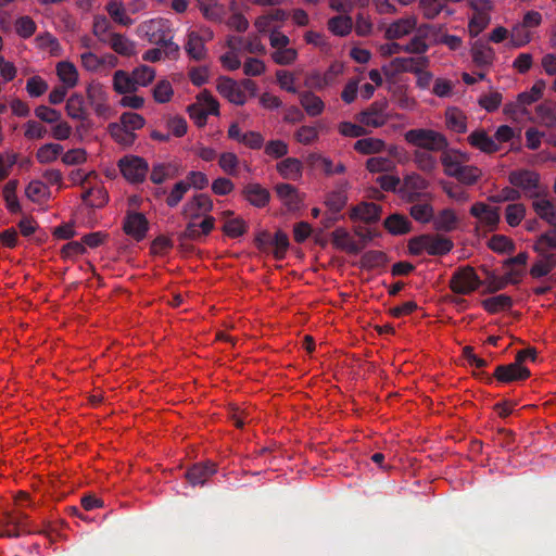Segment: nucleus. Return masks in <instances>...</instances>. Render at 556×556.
Wrapping results in <instances>:
<instances>
[{
    "instance_id": "nucleus-1",
    "label": "nucleus",
    "mask_w": 556,
    "mask_h": 556,
    "mask_svg": "<svg viewBox=\"0 0 556 556\" xmlns=\"http://www.w3.org/2000/svg\"><path fill=\"white\" fill-rule=\"evenodd\" d=\"M468 161L469 155L459 150H451L440 156L446 176L455 178L463 185L472 186L481 178L482 172L477 166L467 165Z\"/></svg>"
},
{
    "instance_id": "nucleus-2",
    "label": "nucleus",
    "mask_w": 556,
    "mask_h": 556,
    "mask_svg": "<svg viewBox=\"0 0 556 556\" xmlns=\"http://www.w3.org/2000/svg\"><path fill=\"white\" fill-rule=\"evenodd\" d=\"M407 143L417 147L418 150L428 152H451L448 140L442 132L430 128H414L405 132Z\"/></svg>"
},
{
    "instance_id": "nucleus-3",
    "label": "nucleus",
    "mask_w": 556,
    "mask_h": 556,
    "mask_svg": "<svg viewBox=\"0 0 556 556\" xmlns=\"http://www.w3.org/2000/svg\"><path fill=\"white\" fill-rule=\"evenodd\" d=\"M428 187V180L417 173H410L404 176L399 194L404 201L415 203L430 198V193L427 192Z\"/></svg>"
},
{
    "instance_id": "nucleus-4",
    "label": "nucleus",
    "mask_w": 556,
    "mask_h": 556,
    "mask_svg": "<svg viewBox=\"0 0 556 556\" xmlns=\"http://www.w3.org/2000/svg\"><path fill=\"white\" fill-rule=\"evenodd\" d=\"M117 165L124 178L131 184L143 182L149 172L148 162L138 155H125Z\"/></svg>"
},
{
    "instance_id": "nucleus-5",
    "label": "nucleus",
    "mask_w": 556,
    "mask_h": 556,
    "mask_svg": "<svg viewBox=\"0 0 556 556\" xmlns=\"http://www.w3.org/2000/svg\"><path fill=\"white\" fill-rule=\"evenodd\" d=\"M481 286V280L471 266L458 268L450 280V288L457 294H469Z\"/></svg>"
},
{
    "instance_id": "nucleus-6",
    "label": "nucleus",
    "mask_w": 556,
    "mask_h": 556,
    "mask_svg": "<svg viewBox=\"0 0 556 556\" xmlns=\"http://www.w3.org/2000/svg\"><path fill=\"white\" fill-rule=\"evenodd\" d=\"M387 109V100H377L358 114V121L365 126L374 128L382 127L389 121Z\"/></svg>"
},
{
    "instance_id": "nucleus-7",
    "label": "nucleus",
    "mask_w": 556,
    "mask_h": 556,
    "mask_svg": "<svg viewBox=\"0 0 556 556\" xmlns=\"http://www.w3.org/2000/svg\"><path fill=\"white\" fill-rule=\"evenodd\" d=\"M508 180L514 187L521 189L528 197L538 198L539 194L535 190L539 187V175L536 173L528 169L513 170L509 173Z\"/></svg>"
},
{
    "instance_id": "nucleus-8",
    "label": "nucleus",
    "mask_w": 556,
    "mask_h": 556,
    "mask_svg": "<svg viewBox=\"0 0 556 556\" xmlns=\"http://www.w3.org/2000/svg\"><path fill=\"white\" fill-rule=\"evenodd\" d=\"M493 377L498 382L510 383L526 380L530 377V370L519 363L514 362L507 365H498L494 370Z\"/></svg>"
},
{
    "instance_id": "nucleus-9",
    "label": "nucleus",
    "mask_w": 556,
    "mask_h": 556,
    "mask_svg": "<svg viewBox=\"0 0 556 556\" xmlns=\"http://www.w3.org/2000/svg\"><path fill=\"white\" fill-rule=\"evenodd\" d=\"M213 201L205 193H199L192 197L185 203L181 214L185 218L191 220L198 219L202 214L208 213L213 210Z\"/></svg>"
},
{
    "instance_id": "nucleus-10",
    "label": "nucleus",
    "mask_w": 556,
    "mask_h": 556,
    "mask_svg": "<svg viewBox=\"0 0 556 556\" xmlns=\"http://www.w3.org/2000/svg\"><path fill=\"white\" fill-rule=\"evenodd\" d=\"M149 229V222L142 213L129 212L123 224V230L126 235L132 237L137 241H141Z\"/></svg>"
},
{
    "instance_id": "nucleus-11",
    "label": "nucleus",
    "mask_w": 556,
    "mask_h": 556,
    "mask_svg": "<svg viewBox=\"0 0 556 556\" xmlns=\"http://www.w3.org/2000/svg\"><path fill=\"white\" fill-rule=\"evenodd\" d=\"M217 471V466L213 462L197 463L185 472L186 480L192 486H202Z\"/></svg>"
},
{
    "instance_id": "nucleus-12",
    "label": "nucleus",
    "mask_w": 556,
    "mask_h": 556,
    "mask_svg": "<svg viewBox=\"0 0 556 556\" xmlns=\"http://www.w3.org/2000/svg\"><path fill=\"white\" fill-rule=\"evenodd\" d=\"M86 92L88 102L93 108L94 113L98 116H105L110 111V106L104 87L100 83L92 81L88 85Z\"/></svg>"
},
{
    "instance_id": "nucleus-13",
    "label": "nucleus",
    "mask_w": 556,
    "mask_h": 556,
    "mask_svg": "<svg viewBox=\"0 0 556 556\" xmlns=\"http://www.w3.org/2000/svg\"><path fill=\"white\" fill-rule=\"evenodd\" d=\"M218 92L229 102L243 105L247 102V96L239 84L229 77H222L217 83Z\"/></svg>"
},
{
    "instance_id": "nucleus-14",
    "label": "nucleus",
    "mask_w": 556,
    "mask_h": 556,
    "mask_svg": "<svg viewBox=\"0 0 556 556\" xmlns=\"http://www.w3.org/2000/svg\"><path fill=\"white\" fill-rule=\"evenodd\" d=\"M428 58L426 56H407L395 58L391 61L390 66L397 73H421L428 66Z\"/></svg>"
},
{
    "instance_id": "nucleus-15",
    "label": "nucleus",
    "mask_w": 556,
    "mask_h": 556,
    "mask_svg": "<svg viewBox=\"0 0 556 556\" xmlns=\"http://www.w3.org/2000/svg\"><path fill=\"white\" fill-rule=\"evenodd\" d=\"M244 199L255 207H264L270 200L269 191L257 182H249L242 189Z\"/></svg>"
},
{
    "instance_id": "nucleus-16",
    "label": "nucleus",
    "mask_w": 556,
    "mask_h": 556,
    "mask_svg": "<svg viewBox=\"0 0 556 556\" xmlns=\"http://www.w3.org/2000/svg\"><path fill=\"white\" fill-rule=\"evenodd\" d=\"M275 192L279 200L288 207L290 211L299 210L302 204V198L298 191V189L290 184H277L275 187Z\"/></svg>"
},
{
    "instance_id": "nucleus-17",
    "label": "nucleus",
    "mask_w": 556,
    "mask_h": 556,
    "mask_svg": "<svg viewBox=\"0 0 556 556\" xmlns=\"http://www.w3.org/2000/svg\"><path fill=\"white\" fill-rule=\"evenodd\" d=\"M332 244L340 250L346 251L351 254H357L364 249V244L355 241L349 231L344 228H337L332 231Z\"/></svg>"
},
{
    "instance_id": "nucleus-18",
    "label": "nucleus",
    "mask_w": 556,
    "mask_h": 556,
    "mask_svg": "<svg viewBox=\"0 0 556 556\" xmlns=\"http://www.w3.org/2000/svg\"><path fill=\"white\" fill-rule=\"evenodd\" d=\"M197 5L207 21L222 23L225 20L226 8L218 0H197Z\"/></svg>"
},
{
    "instance_id": "nucleus-19",
    "label": "nucleus",
    "mask_w": 556,
    "mask_h": 556,
    "mask_svg": "<svg viewBox=\"0 0 556 556\" xmlns=\"http://www.w3.org/2000/svg\"><path fill=\"white\" fill-rule=\"evenodd\" d=\"M15 504L17 509L13 513L16 516V519L20 521L17 523V528H21V530L25 533H31L33 530L30 529L28 515H26L22 509L24 507L35 508L36 504L30 500L29 494L26 492H20L15 496Z\"/></svg>"
},
{
    "instance_id": "nucleus-20",
    "label": "nucleus",
    "mask_w": 556,
    "mask_h": 556,
    "mask_svg": "<svg viewBox=\"0 0 556 556\" xmlns=\"http://www.w3.org/2000/svg\"><path fill=\"white\" fill-rule=\"evenodd\" d=\"M471 58L479 67H488L493 64L495 52L486 42L477 40L471 47Z\"/></svg>"
},
{
    "instance_id": "nucleus-21",
    "label": "nucleus",
    "mask_w": 556,
    "mask_h": 556,
    "mask_svg": "<svg viewBox=\"0 0 556 556\" xmlns=\"http://www.w3.org/2000/svg\"><path fill=\"white\" fill-rule=\"evenodd\" d=\"M384 228L393 236H401L412 231L410 220L402 214L389 215L383 222Z\"/></svg>"
},
{
    "instance_id": "nucleus-22",
    "label": "nucleus",
    "mask_w": 556,
    "mask_h": 556,
    "mask_svg": "<svg viewBox=\"0 0 556 556\" xmlns=\"http://www.w3.org/2000/svg\"><path fill=\"white\" fill-rule=\"evenodd\" d=\"M417 20L414 16L400 18L393 22L386 30L388 39H397L408 35L416 28Z\"/></svg>"
},
{
    "instance_id": "nucleus-23",
    "label": "nucleus",
    "mask_w": 556,
    "mask_h": 556,
    "mask_svg": "<svg viewBox=\"0 0 556 556\" xmlns=\"http://www.w3.org/2000/svg\"><path fill=\"white\" fill-rule=\"evenodd\" d=\"M468 142L472 147L489 154L494 153L500 149V146L495 142V140L488 136L483 129L471 132L468 137Z\"/></svg>"
},
{
    "instance_id": "nucleus-24",
    "label": "nucleus",
    "mask_w": 556,
    "mask_h": 556,
    "mask_svg": "<svg viewBox=\"0 0 556 556\" xmlns=\"http://www.w3.org/2000/svg\"><path fill=\"white\" fill-rule=\"evenodd\" d=\"M427 253L432 256L445 255L454 247L453 241L445 237L427 235Z\"/></svg>"
},
{
    "instance_id": "nucleus-25",
    "label": "nucleus",
    "mask_w": 556,
    "mask_h": 556,
    "mask_svg": "<svg viewBox=\"0 0 556 556\" xmlns=\"http://www.w3.org/2000/svg\"><path fill=\"white\" fill-rule=\"evenodd\" d=\"M178 170L179 168L176 163H157L152 167L150 179L153 184L161 185L166 179L176 177Z\"/></svg>"
},
{
    "instance_id": "nucleus-26",
    "label": "nucleus",
    "mask_w": 556,
    "mask_h": 556,
    "mask_svg": "<svg viewBox=\"0 0 556 556\" xmlns=\"http://www.w3.org/2000/svg\"><path fill=\"white\" fill-rule=\"evenodd\" d=\"M204 41L205 39L197 31H190L185 46L188 55L197 61L203 60L206 53Z\"/></svg>"
},
{
    "instance_id": "nucleus-27",
    "label": "nucleus",
    "mask_w": 556,
    "mask_h": 556,
    "mask_svg": "<svg viewBox=\"0 0 556 556\" xmlns=\"http://www.w3.org/2000/svg\"><path fill=\"white\" fill-rule=\"evenodd\" d=\"M134 75H129L123 70H118L113 75V88L118 94H127L137 91L136 81L132 80Z\"/></svg>"
},
{
    "instance_id": "nucleus-28",
    "label": "nucleus",
    "mask_w": 556,
    "mask_h": 556,
    "mask_svg": "<svg viewBox=\"0 0 556 556\" xmlns=\"http://www.w3.org/2000/svg\"><path fill=\"white\" fill-rule=\"evenodd\" d=\"M108 131L116 143L124 147L132 146L137 138L134 131L128 130L119 123H110Z\"/></svg>"
},
{
    "instance_id": "nucleus-29",
    "label": "nucleus",
    "mask_w": 556,
    "mask_h": 556,
    "mask_svg": "<svg viewBox=\"0 0 556 556\" xmlns=\"http://www.w3.org/2000/svg\"><path fill=\"white\" fill-rule=\"evenodd\" d=\"M381 207L374 202H364L353 208L352 217L366 223H376L380 218Z\"/></svg>"
},
{
    "instance_id": "nucleus-30",
    "label": "nucleus",
    "mask_w": 556,
    "mask_h": 556,
    "mask_svg": "<svg viewBox=\"0 0 556 556\" xmlns=\"http://www.w3.org/2000/svg\"><path fill=\"white\" fill-rule=\"evenodd\" d=\"M92 33L98 40L104 45H108L111 38L116 34L112 31V24L104 15L94 16Z\"/></svg>"
},
{
    "instance_id": "nucleus-31",
    "label": "nucleus",
    "mask_w": 556,
    "mask_h": 556,
    "mask_svg": "<svg viewBox=\"0 0 556 556\" xmlns=\"http://www.w3.org/2000/svg\"><path fill=\"white\" fill-rule=\"evenodd\" d=\"M514 304L511 296L507 294H498L488 298L481 302L482 307L490 314H497L502 311L509 309Z\"/></svg>"
},
{
    "instance_id": "nucleus-32",
    "label": "nucleus",
    "mask_w": 556,
    "mask_h": 556,
    "mask_svg": "<svg viewBox=\"0 0 556 556\" xmlns=\"http://www.w3.org/2000/svg\"><path fill=\"white\" fill-rule=\"evenodd\" d=\"M277 170L285 179L295 180L302 175V163L299 159L287 157L277 164Z\"/></svg>"
},
{
    "instance_id": "nucleus-33",
    "label": "nucleus",
    "mask_w": 556,
    "mask_h": 556,
    "mask_svg": "<svg viewBox=\"0 0 556 556\" xmlns=\"http://www.w3.org/2000/svg\"><path fill=\"white\" fill-rule=\"evenodd\" d=\"M66 113L73 119L86 121L87 112L85 108V99L79 93H73L66 101Z\"/></svg>"
},
{
    "instance_id": "nucleus-34",
    "label": "nucleus",
    "mask_w": 556,
    "mask_h": 556,
    "mask_svg": "<svg viewBox=\"0 0 556 556\" xmlns=\"http://www.w3.org/2000/svg\"><path fill=\"white\" fill-rule=\"evenodd\" d=\"M300 103L309 116H318L325 109L323 100L311 91L300 93Z\"/></svg>"
},
{
    "instance_id": "nucleus-35",
    "label": "nucleus",
    "mask_w": 556,
    "mask_h": 556,
    "mask_svg": "<svg viewBox=\"0 0 556 556\" xmlns=\"http://www.w3.org/2000/svg\"><path fill=\"white\" fill-rule=\"evenodd\" d=\"M105 10L110 17L119 25L130 26L134 22L132 18L126 13L122 1L110 0L105 5Z\"/></svg>"
},
{
    "instance_id": "nucleus-36",
    "label": "nucleus",
    "mask_w": 556,
    "mask_h": 556,
    "mask_svg": "<svg viewBox=\"0 0 556 556\" xmlns=\"http://www.w3.org/2000/svg\"><path fill=\"white\" fill-rule=\"evenodd\" d=\"M56 74L60 80L67 87L73 88L78 81V73L75 65L68 61H61L56 65Z\"/></svg>"
},
{
    "instance_id": "nucleus-37",
    "label": "nucleus",
    "mask_w": 556,
    "mask_h": 556,
    "mask_svg": "<svg viewBox=\"0 0 556 556\" xmlns=\"http://www.w3.org/2000/svg\"><path fill=\"white\" fill-rule=\"evenodd\" d=\"M17 187L18 180L12 179L9 180L2 189V194L7 204V208L13 214L21 212V204L16 197Z\"/></svg>"
},
{
    "instance_id": "nucleus-38",
    "label": "nucleus",
    "mask_w": 556,
    "mask_h": 556,
    "mask_svg": "<svg viewBox=\"0 0 556 556\" xmlns=\"http://www.w3.org/2000/svg\"><path fill=\"white\" fill-rule=\"evenodd\" d=\"M353 20L349 15H337L328 21V29L336 36L344 37L351 33Z\"/></svg>"
},
{
    "instance_id": "nucleus-39",
    "label": "nucleus",
    "mask_w": 556,
    "mask_h": 556,
    "mask_svg": "<svg viewBox=\"0 0 556 556\" xmlns=\"http://www.w3.org/2000/svg\"><path fill=\"white\" fill-rule=\"evenodd\" d=\"M386 142L378 138H362L354 143V150L362 154H376L384 150Z\"/></svg>"
},
{
    "instance_id": "nucleus-40",
    "label": "nucleus",
    "mask_w": 556,
    "mask_h": 556,
    "mask_svg": "<svg viewBox=\"0 0 556 556\" xmlns=\"http://www.w3.org/2000/svg\"><path fill=\"white\" fill-rule=\"evenodd\" d=\"M108 46H110L117 54L123 56H130L135 54L136 50L134 41L117 33L111 38Z\"/></svg>"
},
{
    "instance_id": "nucleus-41",
    "label": "nucleus",
    "mask_w": 556,
    "mask_h": 556,
    "mask_svg": "<svg viewBox=\"0 0 556 556\" xmlns=\"http://www.w3.org/2000/svg\"><path fill=\"white\" fill-rule=\"evenodd\" d=\"M457 222L455 213L450 208H445L433 218V226L435 230L450 232L456 228Z\"/></svg>"
},
{
    "instance_id": "nucleus-42",
    "label": "nucleus",
    "mask_w": 556,
    "mask_h": 556,
    "mask_svg": "<svg viewBox=\"0 0 556 556\" xmlns=\"http://www.w3.org/2000/svg\"><path fill=\"white\" fill-rule=\"evenodd\" d=\"M535 213L551 226L556 225V212L553 203L546 199H539L532 202Z\"/></svg>"
},
{
    "instance_id": "nucleus-43",
    "label": "nucleus",
    "mask_w": 556,
    "mask_h": 556,
    "mask_svg": "<svg viewBox=\"0 0 556 556\" xmlns=\"http://www.w3.org/2000/svg\"><path fill=\"white\" fill-rule=\"evenodd\" d=\"M413 161L418 169L427 174L434 172L438 166L437 159L428 151L416 150L413 153Z\"/></svg>"
},
{
    "instance_id": "nucleus-44",
    "label": "nucleus",
    "mask_w": 556,
    "mask_h": 556,
    "mask_svg": "<svg viewBox=\"0 0 556 556\" xmlns=\"http://www.w3.org/2000/svg\"><path fill=\"white\" fill-rule=\"evenodd\" d=\"M445 122L447 128L457 134H464L467 130L466 117L455 108L446 110Z\"/></svg>"
},
{
    "instance_id": "nucleus-45",
    "label": "nucleus",
    "mask_w": 556,
    "mask_h": 556,
    "mask_svg": "<svg viewBox=\"0 0 556 556\" xmlns=\"http://www.w3.org/2000/svg\"><path fill=\"white\" fill-rule=\"evenodd\" d=\"M387 262V254L377 250L367 251L361 257V266L366 269L383 267Z\"/></svg>"
},
{
    "instance_id": "nucleus-46",
    "label": "nucleus",
    "mask_w": 556,
    "mask_h": 556,
    "mask_svg": "<svg viewBox=\"0 0 556 556\" xmlns=\"http://www.w3.org/2000/svg\"><path fill=\"white\" fill-rule=\"evenodd\" d=\"M146 27L150 43L156 45L163 49L166 43L170 41L172 37H167V35L161 29V24L159 22L150 21Z\"/></svg>"
},
{
    "instance_id": "nucleus-47",
    "label": "nucleus",
    "mask_w": 556,
    "mask_h": 556,
    "mask_svg": "<svg viewBox=\"0 0 556 556\" xmlns=\"http://www.w3.org/2000/svg\"><path fill=\"white\" fill-rule=\"evenodd\" d=\"M63 152V147L59 143H46L36 152V159L41 164H48L55 161Z\"/></svg>"
},
{
    "instance_id": "nucleus-48",
    "label": "nucleus",
    "mask_w": 556,
    "mask_h": 556,
    "mask_svg": "<svg viewBox=\"0 0 556 556\" xmlns=\"http://www.w3.org/2000/svg\"><path fill=\"white\" fill-rule=\"evenodd\" d=\"M533 249L536 253H545L549 250H556V225L552 229L542 233L535 241Z\"/></svg>"
},
{
    "instance_id": "nucleus-49",
    "label": "nucleus",
    "mask_w": 556,
    "mask_h": 556,
    "mask_svg": "<svg viewBox=\"0 0 556 556\" xmlns=\"http://www.w3.org/2000/svg\"><path fill=\"white\" fill-rule=\"evenodd\" d=\"M445 8L444 0H419V9L427 20L435 18Z\"/></svg>"
},
{
    "instance_id": "nucleus-50",
    "label": "nucleus",
    "mask_w": 556,
    "mask_h": 556,
    "mask_svg": "<svg viewBox=\"0 0 556 556\" xmlns=\"http://www.w3.org/2000/svg\"><path fill=\"white\" fill-rule=\"evenodd\" d=\"M348 197L344 189L340 188L328 193L325 204L333 213H340L345 206Z\"/></svg>"
},
{
    "instance_id": "nucleus-51",
    "label": "nucleus",
    "mask_w": 556,
    "mask_h": 556,
    "mask_svg": "<svg viewBox=\"0 0 556 556\" xmlns=\"http://www.w3.org/2000/svg\"><path fill=\"white\" fill-rule=\"evenodd\" d=\"M440 185L448 198H451L459 203H465V202L469 201L470 195L463 187H460L452 181H445V180H442L440 182Z\"/></svg>"
},
{
    "instance_id": "nucleus-52",
    "label": "nucleus",
    "mask_w": 556,
    "mask_h": 556,
    "mask_svg": "<svg viewBox=\"0 0 556 556\" xmlns=\"http://www.w3.org/2000/svg\"><path fill=\"white\" fill-rule=\"evenodd\" d=\"M409 214L416 222L426 224L433 219L434 211L429 203H417L410 206Z\"/></svg>"
},
{
    "instance_id": "nucleus-53",
    "label": "nucleus",
    "mask_w": 556,
    "mask_h": 556,
    "mask_svg": "<svg viewBox=\"0 0 556 556\" xmlns=\"http://www.w3.org/2000/svg\"><path fill=\"white\" fill-rule=\"evenodd\" d=\"M526 216V206L522 203L508 204L505 208V219L510 227L518 226Z\"/></svg>"
},
{
    "instance_id": "nucleus-54",
    "label": "nucleus",
    "mask_w": 556,
    "mask_h": 556,
    "mask_svg": "<svg viewBox=\"0 0 556 556\" xmlns=\"http://www.w3.org/2000/svg\"><path fill=\"white\" fill-rule=\"evenodd\" d=\"M289 237L286 232L278 230L274 237H271V248H274L273 254L276 260H282L289 248Z\"/></svg>"
},
{
    "instance_id": "nucleus-55",
    "label": "nucleus",
    "mask_w": 556,
    "mask_h": 556,
    "mask_svg": "<svg viewBox=\"0 0 556 556\" xmlns=\"http://www.w3.org/2000/svg\"><path fill=\"white\" fill-rule=\"evenodd\" d=\"M545 88V84L542 80L536 81L530 91L521 92L518 94V102L522 105V108H526L527 105L532 104L533 102L538 101Z\"/></svg>"
},
{
    "instance_id": "nucleus-56",
    "label": "nucleus",
    "mask_w": 556,
    "mask_h": 556,
    "mask_svg": "<svg viewBox=\"0 0 556 556\" xmlns=\"http://www.w3.org/2000/svg\"><path fill=\"white\" fill-rule=\"evenodd\" d=\"M309 159L312 162H319L324 173L327 176H331L334 174H343L346 170V167L343 163H338L337 165H334L330 159L321 156L319 154H311Z\"/></svg>"
},
{
    "instance_id": "nucleus-57",
    "label": "nucleus",
    "mask_w": 556,
    "mask_h": 556,
    "mask_svg": "<svg viewBox=\"0 0 556 556\" xmlns=\"http://www.w3.org/2000/svg\"><path fill=\"white\" fill-rule=\"evenodd\" d=\"M248 226L241 217L227 219L223 226V231L230 238H238L245 233Z\"/></svg>"
},
{
    "instance_id": "nucleus-58",
    "label": "nucleus",
    "mask_w": 556,
    "mask_h": 556,
    "mask_svg": "<svg viewBox=\"0 0 556 556\" xmlns=\"http://www.w3.org/2000/svg\"><path fill=\"white\" fill-rule=\"evenodd\" d=\"M190 189V184L185 180L176 182L166 198V204L169 207H176Z\"/></svg>"
},
{
    "instance_id": "nucleus-59",
    "label": "nucleus",
    "mask_w": 556,
    "mask_h": 556,
    "mask_svg": "<svg viewBox=\"0 0 556 556\" xmlns=\"http://www.w3.org/2000/svg\"><path fill=\"white\" fill-rule=\"evenodd\" d=\"M488 247L497 253L513 252L515 250L513 240L504 235H494L489 240Z\"/></svg>"
},
{
    "instance_id": "nucleus-60",
    "label": "nucleus",
    "mask_w": 556,
    "mask_h": 556,
    "mask_svg": "<svg viewBox=\"0 0 556 556\" xmlns=\"http://www.w3.org/2000/svg\"><path fill=\"white\" fill-rule=\"evenodd\" d=\"M132 75L137 87H146L155 78V70L148 65H140L132 71Z\"/></svg>"
},
{
    "instance_id": "nucleus-61",
    "label": "nucleus",
    "mask_w": 556,
    "mask_h": 556,
    "mask_svg": "<svg viewBox=\"0 0 556 556\" xmlns=\"http://www.w3.org/2000/svg\"><path fill=\"white\" fill-rule=\"evenodd\" d=\"M36 29L37 25L30 16H21L15 21V31L24 39L31 37Z\"/></svg>"
},
{
    "instance_id": "nucleus-62",
    "label": "nucleus",
    "mask_w": 556,
    "mask_h": 556,
    "mask_svg": "<svg viewBox=\"0 0 556 556\" xmlns=\"http://www.w3.org/2000/svg\"><path fill=\"white\" fill-rule=\"evenodd\" d=\"M174 94L170 83L166 79L160 80L153 89V98L157 103H167Z\"/></svg>"
},
{
    "instance_id": "nucleus-63",
    "label": "nucleus",
    "mask_w": 556,
    "mask_h": 556,
    "mask_svg": "<svg viewBox=\"0 0 556 556\" xmlns=\"http://www.w3.org/2000/svg\"><path fill=\"white\" fill-rule=\"evenodd\" d=\"M119 124L128 130L134 131L141 129L146 124V119L138 113L124 112L119 117Z\"/></svg>"
},
{
    "instance_id": "nucleus-64",
    "label": "nucleus",
    "mask_w": 556,
    "mask_h": 556,
    "mask_svg": "<svg viewBox=\"0 0 556 556\" xmlns=\"http://www.w3.org/2000/svg\"><path fill=\"white\" fill-rule=\"evenodd\" d=\"M536 114L540 121L547 127L556 126V111L547 103H541L536 106Z\"/></svg>"
}]
</instances>
